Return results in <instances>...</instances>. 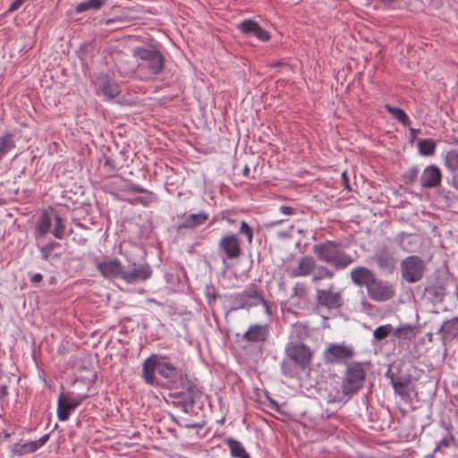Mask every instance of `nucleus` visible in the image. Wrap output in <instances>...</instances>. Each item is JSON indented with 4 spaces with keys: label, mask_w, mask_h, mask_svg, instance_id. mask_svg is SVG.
Instances as JSON below:
<instances>
[{
    "label": "nucleus",
    "mask_w": 458,
    "mask_h": 458,
    "mask_svg": "<svg viewBox=\"0 0 458 458\" xmlns=\"http://www.w3.org/2000/svg\"><path fill=\"white\" fill-rule=\"evenodd\" d=\"M156 372L165 379L167 388L170 390L177 392L180 389H186L191 395L198 393L195 381L190 379L182 369L169 362L165 355L153 353L143 361L141 377L147 385L163 386L160 378L156 376Z\"/></svg>",
    "instance_id": "obj_1"
},
{
    "label": "nucleus",
    "mask_w": 458,
    "mask_h": 458,
    "mask_svg": "<svg viewBox=\"0 0 458 458\" xmlns=\"http://www.w3.org/2000/svg\"><path fill=\"white\" fill-rule=\"evenodd\" d=\"M133 55L137 59L136 72L140 80L152 81L163 72L165 56L156 47H136Z\"/></svg>",
    "instance_id": "obj_2"
},
{
    "label": "nucleus",
    "mask_w": 458,
    "mask_h": 458,
    "mask_svg": "<svg viewBox=\"0 0 458 458\" xmlns=\"http://www.w3.org/2000/svg\"><path fill=\"white\" fill-rule=\"evenodd\" d=\"M312 251L319 261L331 265L337 270H343L355 262V259L344 251L342 243L335 241H325L312 247Z\"/></svg>",
    "instance_id": "obj_3"
},
{
    "label": "nucleus",
    "mask_w": 458,
    "mask_h": 458,
    "mask_svg": "<svg viewBox=\"0 0 458 458\" xmlns=\"http://www.w3.org/2000/svg\"><path fill=\"white\" fill-rule=\"evenodd\" d=\"M366 381V371L363 363L353 361L346 366L341 390L344 395L352 396L357 394L364 386Z\"/></svg>",
    "instance_id": "obj_4"
},
{
    "label": "nucleus",
    "mask_w": 458,
    "mask_h": 458,
    "mask_svg": "<svg viewBox=\"0 0 458 458\" xmlns=\"http://www.w3.org/2000/svg\"><path fill=\"white\" fill-rule=\"evenodd\" d=\"M286 358L301 370L310 368L314 352L303 343L289 342L284 348Z\"/></svg>",
    "instance_id": "obj_5"
},
{
    "label": "nucleus",
    "mask_w": 458,
    "mask_h": 458,
    "mask_svg": "<svg viewBox=\"0 0 458 458\" xmlns=\"http://www.w3.org/2000/svg\"><path fill=\"white\" fill-rule=\"evenodd\" d=\"M227 299L233 304L230 310H249L259 306V301H261V290L257 284H251L242 293L230 294Z\"/></svg>",
    "instance_id": "obj_6"
},
{
    "label": "nucleus",
    "mask_w": 458,
    "mask_h": 458,
    "mask_svg": "<svg viewBox=\"0 0 458 458\" xmlns=\"http://www.w3.org/2000/svg\"><path fill=\"white\" fill-rule=\"evenodd\" d=\"M335 284H330L327 289H317L315 295V306L317 309L328 310H338L344 304L342 291H335Z\"/></svg>",
    "instance_id": "obj_7"
},
{
    "label": "nucleus",
    "mask_w": 458,
    "mask_h": 458,
    "mask_svg": "<svg viewBox=\"0 0 458 458\" xmlns=\"http://www.w3.org/2000/svg\"><path fill=\"white\" fill-rule=\"evenodd\" d=\"M425 269L424 261L418 256H409L401 262L402 277L410 284L419 282Z\"/></svg>",
    "instance_id": "obj_8"
},
{
    "label": "nucleus",
    "mask_w": 458,
    "mask_h": 458,
    "mask_svg": "<svg viewBox=\"0 0 458 458\" xmlns=\"http://www.w3.org/2000/svg\"><path fill=\"white\" fill-rule=\"evenodd\" d=\"M371 283L367 290V295L371 301L386 302L395 296V287L392 283L377 277Z\"/></svg>",
    "instance_id": "obj_9"
},
{
    "label": "nucleus",
    "mask_w": 458,
    "mask_h": 458,
    "mask_svg": "<svg viewBox=\"0 0 458 458\" xmlns=\"http://www.w3.org/2000/svg\"><path fill=\"white\" fill-rule=\"evenodd\" d=\"M209 218V216L205 211H200L197 214L183 213L178 216L180 223L173 225V230L177 235L184 236L188 230H194L203 225Z\"/></svg>",
    "instance_id": "obj_10"
},
{
    "label": "nucleus",
    "mask_w": 458,
    "mask_h": 458,
    "mask_svg": "<svg viewBox=\"0 0 458 458\" xmlns=\"http://www.w3.org/2000/svg\"><path fill=\"white\" fill-rule=\"evenodd\" d=\"M353 356V348L345 344H329L323 352V360L327 364L346 363Z\"/></svg>",
    "instance_id": "obj_11"
},
{
    "label": "nucleus",
    "mask_w": 458,
    "mask_h": 458,
    "mask_svg": "<svg viewBox=\"0 0 458 458\" xmlns=\"http://www.w3.org/2000/svg\"><path fill=\"white\" fill-rule=\"evenodd\" d=\"M218 250L223 255V262L226 259H238L242 254L241 239L236 233H228L221 237L217 244Z\"/></svg>",
    "instance_id": "obj_12"
},
{
    "label": "nucleus",
    "mask_w": 458,
    "mask_h": 458,
    "mask_svg": "<svg viewBox=\"0 0 458 458\" xmlns=\"http://www.w3.org/2000/svg\"><path fill=\"white\" fill-rule=\"evenodd\" d=\"M386 377L390 379L394 394L406 403H411V376L395 375L390 369L386 372Z\"/></svg>",
    "instance_id": "obj_13"
},
{
    "label": "nucleus",
    "mask_w": 458,
    "mask_h": 458,
    "mask_svg": "<svg viewBox=\"0 0 458 458\" xmlns=\"http://www.w3.org/2000/svg\"><path fill=\"white\" fill-rule=\"evenodd\" d=\"M152 275V269L148 264H138L133 262L127 269L123 268V280L128 284L138 281H145Z\"/></svg>",
    "instance_id": "obj_14"
},
{
    "label": "nucleus",
    "mask_w": 458,
    "mask_h": 458,
    "mask_svg": "<svg viewBox=\"0 0 458 458\" xmlns=\"http://www.w3.org/2000/svg\"><path fill=\"white\" fill-rule=\"evenodd\" d=\"M97 269L106 279H123L124 267L117 259H105L96 264Z\"/></svg>",
    "instance_id": "obj_15"
},
{
    "label": "nucleus",
    "mask_w": 458,
    "mask_h": 458,
    "mask_svg": "<svg viewBox=\"0 0 458 458\" xmlns=\"http://www.w3.org/2000/svg\"><path fill=\"white\" fill-rule=\"evenodd\" d=\"M374 259L379 270L384 274H393L396 269L397 260L387 247L378 248L375 252Z\"/></svg>",
    "instance_id": "obj_16"
},
{
    "label": "nucleus",
    "mask_w": 458,
    "mask_h": 458,
    "mask_svg": "<svg viewBox=\"0 0 458 458\" xmlns=\"http://www.w3.org/2000/svg\"><path fill=\"white\" fill-rule=\"evenodd\" d=\"M237 28L246 37H255L262 42H267L270 39V33L265 30L254 20H243L237 25Z\"/></svg>",
    "instance_id": "obj_17"
},
{
    "label": "nucleus",
    "mask_w": 458,
    "mask_h": 458,
    "mask_svg": "<svg viewBox=\"0 0 458 458\" xmlns=\"http://www.w3.org/2000/svg\"><path fill=\"white\" fill-rule=\"evenodd\" d=\"M352 282L358 287H366V290L377 277L376 274L367 267L358 266L350 272Z\"/></svg>",
    "instance_id": "obj_18"
},
{
    "label": "nucleus",
    "mask_w": 458,
    "mask_h": 458,
    "mask_svg": "<svg viewBox=\"0 0 458 458\" xmlns=\"http://www.w3.org/2000/svg\"><path fill=\"white\" fill-rule=\"evenodd\" d=\"M269 336V327L267 325H251L242 335V339L250 344L265 343Z\"/></svg>",
    "instance_id": "obj_19"
},
{
    "label": "nucleus",
    "mask_w": 458,
    "mask_h": 458,
    "mask_svg": "<svg viewBox=\"0 0 458 458\" xmlns=\"http://www.w3.org/2000/svg\"><path fill=\"white\" fill-rule=\"evenodd\" d=\"M442 179V173L440 169L435 165H428L420 175V184L425 189H431L437 187Z\"/></svg>",
    "instance_id": "obj_20"
},
{
    "label": "nucleus",
    "mask_w": 458,
    "mask_h": 458,
    "mask_svg": "<svg viewBox=\"0 0 458 458\" xmlns=\"http://www.w3.org/2000/svg\"><path fill=\"white\" fill-rule=\"evenodd\" d=\"M317 267V262L311 256H303L299 259L298 266L294 267L291 273V277L308 276H310Z\"/></svg>",
    "instance_id": "obj_21"
},
{
    "label": "nucleus",
    "mask_w": 458,
    "mask_h": 458,
    "mask_svg": "<svg viewBox=\"0 0 458 458\" xmlns=\"http://www.w3.org/2000/svg\"><path fill=\"white\" fill-rule=\"evenodd\" d=\"M438 334L444 344L453 341L458 335V317L444 321Z\"/></svg>",
    "instance_id": "obj_22"
},
{
    "label": "nucleus",
    "mask_w": 458,
    "mask_h": 458,
    "mask_svg": "<svg viewBox=\"0 0 458 458\" xmlns=\"http://www.w3.org/2000/svg\"><path fill=\"white\" fill-rule=\"evenodd\" d=\"M54 213L55 211H51L50 213L45 211L40 215L36 225L37 238L44 237L48 233H52Z\"/></svg>",
    "instance_id": "obj_23"
},
{
    "label": "nucleus",
    "mask_w": 458,
    "mask_h": 458,
    "mask_svg": "<svg viewBox=\"0 0 458 458\" xmlns=\"http://www.w3.org/2000/svg\"><path fill=\"white\" fill-rule=\"evenodd\" d=\"M49 437H50V434H46L36 441H31V442L25 443V444H16L14 445L15 452L19 455H24V454L34 453L48 441Z\"/></svg>",
    "instance_id": "obj_24"
},
{
    "label": "nucleus",
    "mask_w": 458,
    "mask_h": 458,
    "mask_svg": "<svg viewBox=\"0 0 458 458\" xmlns=\"http://www.w3.org/2000/svg\"><path fill=\"white\" fill-rule=\"evenodd\" d=\"M98 80L99 89L106 97L112 99L120 94V87L115 81L109 80L107 76H101Z\"/></svg>",
    "instance_id": "obj_25"
},
{
    "label": "nucleus",
    "mask_w": 458,
    "mask_h": 458,
    "mask_svg": "<svg viewBox=\"0 0 458 458\" xmlns=\"http://www.w3.org/2000/svg\"><path fill=\"white\" fill-rule=\"evenodd\" d=\"M197 391L198 393L195 395L189 394L186 389H180L177 392L174 393L173 396L182 399L184 412L189 413L192 411L193 404L201 394V391L198 386Z\"/></svg>",
    "instance_id": "obj_26"
},
{
    "label": "nucleus",
    "mask_w": 458,
    "mask_h": 458,
    "mask_svg": "<svg viewBox=\"0 0 458 458\" xmlns=\"http://www.w3.org/2000/svg\"><path fill=\"white\" fill-rule=\"evenodd\" d=\"M74 410L65 400V395L62 393L58 397L57 402V417L61 421H65L69 419L70 414Z\"/></svg>",
    "instance_id": "obj_27"
},
{
    "label": "nucleus",
    "mask_w": 458,
    "mask_h": 458,
    "mask_svg": "<svg viewBox=\"0 0 458 458\" xmlns=\"http://www.w3.org/2000/svg\"><path fill=\"white\" fill-rule=\"evenodd\" d=\"M454 143L458 144V140H454ZM445 165L454 174L458 173V148L450 149L445 153Z\"/></svg>",
    "instance_id": "obj_28"
},
{
    "label": "nucleus",
    "mask_w": 458,
    "mask_h": 458,
    "mask_svg": "<svg viewBox=\"0 0 458 458\" xmlns=\"http://www.w3.org/2000/svg\"><path fill=\"white\" fill-rule=\"evenodd\" d=\"M417 147L421 156L430 157L435 154L437 142L432 139H421L418 140Z\"/></svg>",
    "instance_id": "obj_29"
},
{
    "label": "nucleus",
    "mask_w": 458,
    "mask_h": 458,
    "mask_svg": "<svg viewBox=\"0 0 458 458\" xmlns=\"http://www.w3.org/2000/svg\"><path fill=\"white\" fill-rule=\"evenodd\" d=\"M227 446L230 449L232 456L235 458H250V454L238 440L228 438L226 440Z\"/></svg>",
    "instance_id": "obj_30"
},
{
    "label": "nucleus",
    "mask_w": 458,
    "mask_h": 458,
    "mask_svg": "<svg viewBox=\"0 0 458 458\" xmlns=\"http://www.w3.org/2000/svg\"><path fill=\"white\" fill-rule=\"evenodd\" d=\"M393 335L398 339L411 340L415 337V328L410 324L400 325L393 329Z\"/></svg>",
    "instance_id": "obj_31"
},
{
    "label": "nucleus",
    "mask_w": 458,
    "mask_h": 458,
    "mask_svg": "<svg viewBox=\"0 0 458 458\" xmlns=\"http://www.w3.org/2000/svg\"><path fill=\"white\" fill-rule=\"evenodd\" d=\"M15 148L13 136L11 133H6L0 137V161Z\"/></svg>",
    "instance_id": "obj_32"
},
{
    "label": "nucleus",
    "mask_w": 458,
    "mask_h": 458,
    "mask_svg": "<svg viewBox=\"0 0 458 458\" xmlns=\"http://www.w3.org/2000/svg\"><path fill=\"white\" fill-rule=\"evenodd\" d=\"M386 110L392 114L396 120H398L400 123H402L404 126H408L411 124V120L406 114V113L395 106H392L390 105L385 106Z\"/></svg>",
    "instance_id": "obj_33"
},
{
    "label": "nucleus",
    "mask_w": 458,
    "mask_h": 458,
    "mask_svg": "<svg viewBox=\"0 0 458 458\" xmlns=\"http://www.w3.org/2000/svg\"><path fill=\"white\" fill-rule=\"evenodd\" d=\"M316 272L312 277V282L317 284L323 279H332L335 276V273L329 267L324 265H317Z\"/></svg>",
    "instance_id": "obj_34"
},
{
    "label": "nucleus",
    "mask_w": 458,
    "mask_h": 458,
    "mask_svg": "<svg viewBox=\"0 0 458 458\" xmlns=\"http://www.w3.org/2000/svg\"><path fill=\"white\" fill-rule=\"evenodd\" d=\"M105 3L106 0H85L77 4L75 11L80 13L90 9L98 10L101 8Z\"/></svg>",
    "instance_id": "obj_35"
},
{
    "label": "nucleus",
    "mask_w": 458,
    "mask_h": 458,
    "mask_svg": "<svg viewBox=\"0 0 458 458\" xmlns=\"http://www.w3.org/2000/svg\"><path fill=\"white\" fill-rule=\"evenodd\" d=\"M53 225L52 234L57 239H63L65 235V225L62 217L55 212L54 213Z\"/></svg>",
    "instance_id": "obj_36"
},
{
    "label": "nucleus",
    "mask_w": 458,
    "mask_h": 458,
    "mask_svg": "<svg viewBox=\"0 0 458 458\" xmlns=\"http://www.w3.org/2000/svg\"><path fill=\"white\" fill-rule=\"evenodd\" d=\"M393 332V326L390 324L377 327L373 332V337L376 341L385 340Z\"/></svg>",
    "instance_id": "obj_37"
},
{
    "label": "nucleus",
    "mask_w": 458,
    "mask_h": 458,
    "mask_svg": "<svg viewBox=\"0 0 458 458\" xmlns=\"http://www.w3.org/2000/svg\"><path fill=\"white\" fill-rule=\"evenodd\" d=\"M238 233L241 234V235L245 236L246 241H247L249 245L252 244L253 234H254L253 229L245 221H241L240 222V226H239V229H238Z\"/></svg>",
    "instance_id": "obj_38"
},
{
    "label": "nucleus",
    "mask_w": 458,
    "mask_h": 458,
    "mask_svg": "<svg viewBox=\"0 0 458 458\" xmlns=\"http://www.w3.org/2000/svg\"><path fill=\"white\" fill-rule=\"evenodd\" d=\"M425 292L438 301H442L445 296V288L441 285L427 286L425 287Z\"/></svg>",
    "instance_id": "obj_39"
},
{
    "label": "nucleus",
    "mask_w": 458,
    "mask_h": 458,
    "mask_svg": "<svg viewBox=\"0 0 458 458\" xmlns=\"http://www.w3.org/2000/svg\"><path fill=\"white\" fill-rule=\"evenodd\" d=\"M419 173H420V169L417 166H412V167L409 168L403 174L405 182H408V183L414 182L418 178Z\"/></svg>",
    "instance_id": "obj_40"
},
{
    "label": "nucleus",
    "mask_w": 458,
    "mask_h": 458,
    "mask_svg": "<svg viewBox=\"0 0 458 458\" xmlns=\"http://www.w3.org/2000/svg\"><path fill=\"white\" fill-rule=\"evenodd\" d=\"M146 195L142 197L135 198L132 203H139L145 207L148 206L150 203L155 201V195L151 191L144 192Z\"/></svg>",
    "instance_id": "obj_41"
},
{
    "label": "nucleus",
    "mask_w": 458,
    "mask_h": 458,
    "mask_svg": "<svg viewBox=\"0 0 458 458\" xmlns=\"http://www.w3.org/2000/svg\"><path fill=\"white\" fill-rule=\"evenodd\" d=\"M100 22L102 24L110 26V30H117L122 28L123 21L121 18L117 17L113 19L103 20Z\"/></svg>",
    "instance_id": "obj_42"
},
{
    "label": "nucleus",
    "mask_w": 458,
    "mask_h": 458,
    "mask_svg": "<svg viewBox=\"0 0 458 458\" xmlns=\"http://www.w3.org/2000/svg\"><path fill=\"white\" fill-rule=\"evenodd\" d=\"M104 168L106 170L107 173L113 174L117 171V167L114 161L109 157H105Z\"/></svg>",
    "instance_id": "obj_43"
},
{
    "label": "nucleus",
    "mask_w": 458,
    "mask_h": 458,
    "mask_svg": "<svg viewBox=\"0 0 458 458\" xmlns=\"http://www.w3.org/2000/svg\"><path fill=\"white\" fill-rule=\"evenodd\" d=\"M84 398H86V396L80 398V397H69V396L65 395V400L72 406V409H73V410H75L81 403V402Z\"/></svg>",
    "instance_id": "obj_44"
},
{
    "label": "nucleus",
    "mask_w": 458,
    "mask_h": 458,
    "mask_svg": "<svg viewBox=\"0 0 458 458\" xmlns=\"http://www.w3.org/2000/svg\"><path fill=\"white\" fill-rule=\"evenodd\" d=\"M279 210L282 214L285 216H293L296 214V208L290 206H281L279 208Z\"/></svg>",
    "instance_id": "obj_45"
},
{
    "label": "nucleus",
    "mask_w": 458,
    "mask_h": 458,
    "mask_svg": "<svg viewBox=\"0 0 458 458\" xmlns=\"http://www.w3.org/2000/svg\"><path fill=\"white\" fill-rule=\"evenodd\" d=\"M293 295L298 297H303L306 293L305 288L301 284H296L293 289Z\"/></svg>",
    "instance_id": "obj_46"
},
{
    "label": "nucleus",
    "mask_w": 458,
    "mask_h": 458,
    "mask_svg": "<svg viewBox=\"0 0 458 458\" xmlns=\"http://www.w3.org/2000/svg\"><path fill=\"white\" fill-rule=\"evenodd\" d=\"M259 305H262L265 309V312L267 314V315H271L272 314V310H271V306L270 304L268 303V301H267L264 298V295H263V292L261 291V301H259Z\"/></svg>",
    "instance_id": "obj_47"
},
{
    "label": "nucleus",
    "mask_w": 458,
    "mask_h": 458,
    "mask_svg": "<svg viewBox=\"0 0 458 458\" xmlns=\"http://www.w3.org/2000/svg\"><path fill=\"white\" fill-rule=\"evenodd\" d=\"M26 0H14L9 6L8 12L13 13L18 10Z\"/></svg>",
    "instance_id": "obj_48"
},
{
    "label": "nucleus",
    "mask_w": 458,
    "mask_h": 458,
    "mask_svg": "<svg viewBox=\"0 0 458 458\" xmlns=\"http://www.w3.org/2000/svg\"><path fill=\"white\" fill-rule=\"evenodd\" d=\"M129 191H132V192H137V193H144V192H148V190L140 187V185L134 184V183H131L129 186Z\"/></svg>",
    "instance_id": "obj_49"
},
{
    "label": "nucleus",
    "mask_w": 458,
    "mask_h": 458,
    "mask_svg": "<svg viewBox=\"0 0 458 458\" xmlns=\"http://www.w3.org/2000/svg\"><path fill=\"white\" fill-rule=\"evenodd\" d=\"M454 439V437L451 435L448 438L445 437L442 440L439 441L438 445H437L435 451L438 450L441 446L447 447L450 444V441Z\"/></svg>",
    "instance_id": "obj_50"
},
{
    "label": "nucleus",
    "mask_w": 458,
    "mask_h": 458,
    "mask_svg": "<svg viewBox=\"0 0 458 458\" xmlns=\"http://www.w3.org/2000/svg\"><path fill=\"white\" fill-rule=\"evenodd\" d=\"M341 179H342V184L343 186L351 191V186H350V182H349V178H348V175H347V173L346 172H343L342 174H341Z\"/></svg>",
    "instance_id": "obj_51"
},
{
    "label": "nucleus",
    "mask_w": 458,
    "mask_h": 458,
    "mask_svg": "<svg viewBox=\"0 0 458 458\" xmlns=\"http://www.w3.org/2000/svg\"><path fill=\"white\" fill-rule=\"evenodd\" d=\"M293 228V226H292L289 230H285V231H280L277 233V236L278 238H281V239H288V238H291L292 237V229Z\"/></svg>",
    "instance_id": "obj_52"
},
{
    "label": "nucleus",
    "mask_w": 458,
    "mask_h": 458,
    "mask_svg": "<svg viewBox=\"0 0 458 458\" xmlns=\"http://www.w3.org/2000/svg\"><path fill=\"white\" fill-rule=\"evenodd\" d=\"M73 241L76 242L79 245H85L88 242V238L82 235L73 237Z\"/></svg>",
    "instance_id": "obj_53"
},
{
    "label": "nucleus",
    "mask_w": 458,
    "mask_h": 458,
    "mask_svg": "<svg viewBox=\"0 0 458 458\" xmlns=\"http://www.w3.org/2000/svg\"><path fill=\"white\" fill-rule=\"evenodd\" d=\"M42 280H43V276H42L40 273L34 274V275L30 277V282H31L32 284H38V283H40Z\"/></svg>",
    "instance_id": "obj_54"
},
{
    "label": "nucleus",
    "mask_w": 458,
    "mask_h": 458,
    "mask_svg": "<svg viewBox=\"0 0 458 458\" xmlns=\"http://www.w3.org/2000/svg\"><path fill=\"white\" fill-rule=\"evenodd\" d=\"M41 257L44 260H48L50 251L45 246L40 248Z\"/></svg>",
    "instance_id": "obj_55"
},
{
    "label": "nucleus",
    "mask_w": 458,
    "mask_h": 458,
    "mask_svg": "<svg viewBox=\"0 0 458 458\" xmlns=\"http://www.w3.org/2000/svg\"><path fill=\"white\" fill-rule=\"evenodd\" d=\"M8 395L7 386L5 385L0 386V398H4Z\"/></svg>",
    "instance_id": "obj_56"
},
{
    "label": "nucleus",
    "mask_w": 458,
    "mask_h": 458,
    "mask_svg": "<svg viewBox=\"0 0 458 458\" xmlns=\"http://www.w3.org/2000/svg\"><path fill=\"white\" fill-rule=\"evenodd\" d=\"M282 370H283V374H284V375H288V376H292V374H291V372H290V369H289V368H288V365H287V363H286V361H285V360H284V361L282 362Z\"/></svg>",
    "instance_id": "obj_57"
},
{
    "label": "nucleus",
    "mask_w": 458,
    "mask_h": 458,
    "mask_svg": "<svg viewBox=\"0 0 458 458\" xmlns=\"http://www.w3.org/2000/svg\"><path fill=\"white\" fill-rule=\"evenodd\" d=\"M58 246H59V243H58V242H48L45 247H46L47 249H48V250L51 252V250H52L53 249H55V247H58Z\"/></svg>",
    "instance_id": "obj_58"
},
{
    "label": "nucleus",
    "mask_w": 458,
    "mask_h": 458,
    "mask_svg": "<svg viewBox=\"0 0 458 458\" xmlns=\"http://www.w3.org/2000/svg\"><path fill=\"white\" fill-rule=\"evenodd\" d=\"M377 3L384 4L386 7H389L395 0H376Z\"/></svg>",
    "instance_id": "obj_59"
},
{
    "label": "nucleus",
    "mask_w": 458,
    "mask_h": 458,
    "mask_svg": "<svg viewBox=\"0 0 458 458\" xmlns=\"http://www.w3.org/2000/svg\"><path fill=\"white\" fill-rule=\"evenodd\" d=\"M452 184L453 186L458 190V174H454L452 178Z\"/></svg>",
    "instance_id": "obj_60"
},
{
    "label": "nucleus",
    "mask_w": 458,
    "mask_h": 458,
    "mask_svg": "<svg viewBox=\"0 0 458 458\" xmlns=\"http://www.w3.org/2000/svg\"><path fill=\"white\" fill-rule=\"evenodd\" d=\"M420 131L419 129H414V128H410V132H411V135L413 138L416 137V135L420 132Z\"/></svg>",
    "instance_id": "obj_61"
},
{
    "label": "nucleus",
    "mask_w": 458,
    "mask_h": 458,
    "mask_svg": "<svg viewBox=\"0 0 458 458\" xmlns=\"http://www.w3.org/2000/svg\"><path fill=\"white\" fill-rule=\"evenodd\" d=\"M282 222H283V220H278V221L271 222L270 224L267 225V226L268 227L275 226V225H277L281 224Z\"/></svg>",
    "instance_id": "obj_62"
},
{
    "label": "nucleus",
    "mask_w": 458,
    "mask_h": 458,
    "mask_svg": "<svg viewBox=\"0 0 458 458\" xmlns=\"http://www.w3.org/2000/svg\"><path fill=\"white\" fill-rule=\"evenodd\" d=\"M249 174H250V168L246 165V166L244 167V169H243V174H244L245 176H248V175H249Z\"/></svg>",
    "instance_id": "obj_63"
},
{
    "label": "nucleus",
    "mask_w": 458,
    "mask_h": 458,
    "mask_svg": "<svg viewBox=\"0 0 458 458\" xmlns=\"http://www.w3.org/2000/svg\"><path fill=\"white\" fill-rule=\"evenodd\" d=\"M225 220L229 223V224H234L235 223V220L233 219V218H230V217H226Z\"/></svg>",
    "instance_id": "obj_64"
}]
</instances>
